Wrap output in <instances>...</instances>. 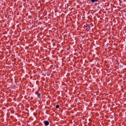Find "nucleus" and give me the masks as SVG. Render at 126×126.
Returning <instances> with one entry per match:
<instances>
[{"label":"nucleus","mask_w":126,"mask_h":126,"mask_svg":"<svg viewBox=\"0 0 126 126\" xmlns=\"http://www.w3.org/2000/svg\"><path fill=\"white\" fill-rule=\"evenodd\" d=\"M45 125L46 126H47L49 124V122L48 121H44V122Z\"/></svg>","instance_id":"f03ea898"},{"label":"nucleus","mask_w":126,"mask_h":126,"mask_svg":"<svg viewBox=\"0 0 126 126\" xmlns=\"http://www.w3.org/2000/svg\"><path fill=\"white\" fill-rule=\"evenodd\" d=\"M59 107V105H57L56 106V108H58Z\"/></svg>","instance_id":"39448f33"},{"label":"nucleus","mask_w":126,"mask_h":126,"mask_svg":"<svg viewBox=\"0 0 126 126\" xmlns=\"http://www.w3.org/2000/svg\"><path fill=\"white\" fill-rule=\"evenodd\" d=\"M84 26L85 27V30H86V31H89L90 29V26L87 23L84 25Z\"/></svg>","instance_id":"f257e3e1"},{"label":"nucleus","mask_w":126,"mask_h":126,"mask_svg":"<svg viewBox=\"0 0 126 126\" xmlns=\"http://www.w3.org/2000/svg\"><path fill=\"white\" fill-rule=\"evenodd\" d=\"M91 1L92 2L94 3L95 2H97L98 1V0H91Z\"/></svg>","instance_id":"20e7f679"},{"label":"nucleus","mask_w":126,"mask_h":126,"mask_svg":"<svg viewBox=\"0 0 126 126\" xmlns=\"http://www.w3.org/2000/svg\"><path fill=\"white\" fill-rule=\"evenodd\" d=\"M35 94H36L37 95V96L38 97H40V93H39L38 92H36Z\"/></svg>","instance_id":"7ed1b4c3"}]
</instances>
